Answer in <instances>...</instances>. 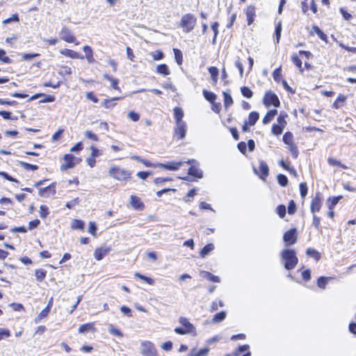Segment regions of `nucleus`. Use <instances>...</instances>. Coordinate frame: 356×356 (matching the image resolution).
<instances>
[{"label": "nucleus", "mask_w": 356, "mask_h": 356, "mask_svg": "<svg viewBox=\"0 0 356 356\" xmlns=\"http://www.w3.org/2000/svg\"><path fill=\"white\" fill-rule=\"evenodd\" d=\"M209 72L211 74L213 82L216 83L217 82L218 76L219 73L218 69L216 67H210L209 68Z\"/></svg>", "instance_id": "nucleus-33"}, {"label": "nucleus", "mask_w": 356, "mask_h": 356, "mask_svg": "<svg viewBox=\"0 0 356 356\" xmlns=\"http://www.w3.org/2000/svg\"><path fill=\"white\" fill-rule=\"evenodd\" d=\"M79 333L85 334L88 332H95V327L94 323H89L86 324H82L79 327Z\"/></svg>", "instance_id": "nucleus-16"}, {"label": "nucleus", "mask_w": 356, "mask_h": 356, "mask_svg": "<svg viewBox=\"0 0 356 356\" xmlns=\"http://www.w3.org/2000/svg\"><path fill=\"white\" fill-rule=\"evenodd\" d=\"M49 312H50V307H49V305H47L38 315V316L35 318V323L40 322L42 318H44L46 316H47V315L49 313Z\"/></svg>", "instance_id": "nucleus-28"}, {"label": "nucleus", "mask_w": 356, "mask_h": 356, "mask_svg": "<svg viewBox=\"0 0 356 356\" xmlns=\"http://www.w3.org/2000/svg\"><path fill=\"white\" fill-rule=\"evenodd\" d=\"M83 51L86 54V58L87 59L88 63H93L95 60L93 56V51L92 48L88 45H85L83 47Z\"/></svg>", "instance_id": "nucleus-17"}, {"label": "nucleus", "mask_w": 356, "mask_h": 356, "mask_svg": "<svg viewBox=\"0 0 356 356\" xmlns=\"http://www.w3.org/2000/svg\"><path fill=\"white\" fill-rule=\"evenodd\" d=\"M296 206L293 200H291L288 206V213L291 215L296 212Z\"/></svg>", "instance_id": "nucleus-61"}, {"label": "nucleus", "mask_w": 356, "mask_h": 356, "mask_svg": "<svg viewBox=\"0 0 356 356\" xmlns=\"http://www.w3.org/2000/svg\"><path fill=\"white\" fill-rule=\"evenodd\" d=\"M184 163V162L182 161H171L165 164V169L168 170H177L183 165Z\"/></svg>", "instance_id": "nucleus-22"}, {"label": "nucleus", "mask_w": 356, "mask_h": 356, "mask_svg": "<svg viewBox=\"0 0 356 356\" xmlns=\"http://www.w3.org/2000/svg\"><path fill=\"white\" fill-rule=\"evenodd\" d=\"M245 15L247 17L248 24L250 25L254 20V17L256 16L255 13V8L254 6H248L245 10Z\"/></svg>", "instance_id": "nucleus-13"}, {"label": "nucleus", "mask_w": 356, "mask_h": 356, "mask_svg": "<svg viewBox=\"0 0 356 356\" xmlns=\"http://www.w3.org/2000/svg\"><path fill=\"white\" fill-rule=\"evenodd\" d=\"M287 117L286 114H280L279 117L277 118V124L281 125L282 127H285L286 125V118Z\"/></svg>", "instance_id": "nucleus-46"}, {"label": "nucleus", "mask_w": 356, "mask_h": 356, "mask_svg": "<svg viewBox=\"0 0 356 356\" xmlns=\"http://www.w3.org/2000/svg\"><path fill=\"white\" fill-rule=\"evenodd\" d=\"M179 323L182 325L181 327H176L175 332L179 334H187L193 333L195 331V328L193 324H191L188 319L185 317H180L179 318Z\"/></svg>", "instance_id": "nucleus-4"}, {"label": "nucleus", "mask_w": 356, "mask_h": 356, "mask_svg": "<svg viewBox=\"0 0 356 356\" xmlns=\"http://www.w3.org/2000/svg\"><path fill=\"white\" fill-rule=\"evenodd\" d=\"M254 172L260 177L262 179H265L268 175V166L267 163L264 161H259V168H254Z\"/></svg>", "instance_id": "nucleus-10"}, {"label": "nucleus", "mask_w": 356, "mask_h": 356, "mask_svg": "<svg viewBox=\"0 0 356 356\" xmlns=\"http://www.w3.org/2000/svg\"><path fill=\"white\" fill-rule=\"evenodd\" d=\"M327 280L328 278L325 277H319L317 282L318 286L321 289H324L327 283Z\"/></svg>", "instance_id": "nucleus-54"}, {"label": "nucleus", "mask_w": 356, "mask_h": 356, "mask_svg": "<svg viewBox=\"0 0 356 356\" xmlns=\"http://www.w3.org/2000/svg\"><path fill=\"white\" fill-rule=\"evenodd\" d=\"M20 165L24 167L26 170H35L38 168V165L29 164L28 163L21 161Z\"/></svg>", "instance_id": "nucleus-56"}, {"label": "nucleus", "mask_w": 356, "mask_h": 356, "mask_svg": "<svg viewBox=\"0 0 356 356\" xmlns=\"http://www.w3.org/2000/svg\"><path fill=\"white\" fill-rule=\"evenodd\" d=\"M47 271L44 269H37L35 273V275L37 281L42 282L46 277Z\"/></svg>", "instance_id": "nucleus-35"}, {"label": "nucleus", "mask_w": 356, "mask_h": 356, "mask_svg": "<svg viewBox=\"0 0 356 356\" xmlns=\"http://www.w3.org/2000/svg\"><path fill=\"white\" fill-rule=\"evenodd\" d=\"M288 149L291 152L292 156L296 159L298 156V150L297 146L295 143H292L291 145H288Z\"/></svg>", "instance_id": "nucleus-48"}, {"label": "nucleus", "mask_w": 356, "mask_h": 356, "mask_svg": "<svg viewBox=\"0 0 356 356\" xmlns=\"http://www.w3.org/2000/svg\"><path fill=\"white\" fill-rule=\"evenodd\" d=\"M108 175L118 181H126L131 178V172L117 165H112L108 171Z\"/></svg>", "instance_id": "nucleus-2"}, {"label": "nucleus", "mask_w": 356, "mask_h": 356, "mask_svg": "<svg viewBox=\"0 0 356 356\" xmlns=\"http://www.w3.org/2000/svg\"><path fill=\"white\" fill-rule=\"evenodd\" d=\"M241 90L244 97L247 98H251L252 97V92L249 88L244 86L241 88Z\"/></svg>", "instance_id": "nucleus-51"}, {"label": "nucleus", "mask_w": 356, "mask_h": 356, "mask_svg": "<svg viewBox=\"0 0 356 356\" xmlns=\"http://www.w3.org/2000/svg\"><path fill=\"white\" fill-rule=\"evenodd\" d=\"M104 79L110 81L111 86L115 90H119V87L118 86L119 80L114 77L110 76L107 74L104 75Z\"/></svg>", "instance_id": "nucleus-25"}, {"label": "nucleus", "mask_w": 356, "mask_h": 356, "mask_svg": "<svg viewBox=\"0 0 356 356\" xmlns=\"http://www.w3.org/2000/svg\"><path fill=\"white\" fill-rule=\"evenodd\" d=\"M156 72L165 76L170 74V70L166 65L161 64L157 66Z\"/></svg>", "instance_id": "nucleus-29"}, {"label": "nucleus", "mask_w": 356, "mask_h": 356, "mask_svg": "<svg viewBox=\"0 0 356 356\" xmlns=\"http://www.w3.org/2000/svg\"><path fill=\"white\" fill-rule=\"evenodd\" d=\"M296 229L293 228L288 230L284 234L283 240L286 243V245H291L296 243Z\"/></svg>", "instance_id": "nucleus-8"}, {"label": "nucleus", "mask_w": 356, "mask_h": 356, "mask_svg": "<svg viewBox=\"0 0 356 356\" xmlns=\"http://www.w3.org/2000/svg\"><path fill=\"white\" fill-rule=\"evenodd\" d=\"M195 195H196L195 190L191 189L188 191V194L186 195V196L184 198V200L186 202H191V200L195 197Z\"/></svg>", "instance_id": "nucleus-63"}, {"label": "nucleus", "mask_w": 356, "mask_h": 356, "mask_svg": "<svg viewBox=\"0 0 356 356\" xmlns=\"http://www.w3.org/2000/svg\"><path fill=\"white\" fill-rule=\"evenodd\" d=\"M152 58L155 60H161L163 58V54L161 51H156L151 54Z\"/></svg>", "instance_id": "nucleus-64"}, {"label": "nucleus", "mask_w": 356, "mask_h": 356, "mask_svg": "<svg viewBox=\"0 0 356 356\" xmlns=\"http://www.w3.org/2000/svg\"><path fill=\"white\" fill-rule=\"evenodd\" d=\"M140 353L143 356H158L157 350L154 343L149 341L140 342Z\"/></svg>", "instance_id": "nucleus-5"}, {"label": "nucleus", "mask_w": 356, "mask_h": 356, "mask_svg": "<svg viewBox=\"0 0 356 356\" xmlns=\"http://www.w3.org/2000/svg\"><path fill=\"white\" fill-rule=\"evenodd\" d=\"M277 213L280 218H284L286 214V207L284 205L280 204L277 207Z\"/></svg>", "instance_id": "nucleus-53"}, {"label": "nucleus", "mask_w": 356, "mask_h": 356, "mask_svg": "<svg viewBox=\"0 0 356 356\" xmlns=\"http://www.w3.org/2000/svg\"><path fill=\"white\" fill-rule=\"evenodd\" d=\"M173 51H174L175 57L177 64L181 65L182 63V60H183L182 52L178 49H174Z\"/></svg>", "instance_id": "nucleus-44"}, {"label": "nucleus", "mask_w": 356, "mask_h": 356, "mask_svg": "<svg viewBox=\"0 0 356 356\" xmlns=\"http://www.w3.org/2000/svg\"><path fill=\"white\" fill-rule=\"evenodd\" d=\"M134 276L136 277H138V278L145 281V282L148 283L149 284L152 285L154 283V280L152 278L147 277V276H145L143 275H141L139 273H136L134 274Z\"/></svg>", "instance_id": "nucleus-40"}, {"label": "nucleus", "mask_w": 356, "mask_h": 356, "mask_svg": "<svg viewBox=\"0 0 356 356\" xmlns=\"http://www.w3.org/2000/svg\"><path fill=\"white\" fill-rule=\"evenodd\" d=\"M60 53L65 56H67L69 58H74V59H77V58L83 59L84 58L83 56H80V54L79 53H77L76 51H74L70 50V49H60Z\"/></svg>", "instance_id": "nucleus-14"}, {"label": "nucleus", "mask_w": 356, "mask_h": 356, "mask_svg": "<svg viewBox=\"0 0 356 356\" xmlns=\"http://www.w3.org/2000/svg\"><path fill=\"white\" fill-rule=\"evenodd\" d=\"M209 350L210 349L209 347H205L200 350L196 348H193L191 350L188 356H207L209 354Z\"/></svg>", "instance_id": "nucleus-19"}, {"label": "nucleus", "mask_w": 356, "mask_h": 356, "mask_svg": "<svg viewBox=\"0 0 356 356\" xmlns=\"http://www.w3.org/2000/svg\"><path fill=\"white\" fill-rule=\"evenodd\" d=\"M203 95L204 98L211 103H213L216 99V95L212 92L203 90Z\"/></svg>", "instance_id": "nucleus-34"}, {"label": "nucleus", "mask_w": 356, "mask_h": 356, "mask_svg": "<svg viewBox=\"0 0 356 356\" xmlns=\"http://www.w3.org/2000/svg\"><path fill=\"white\" fill-rule=\"evenodd\" d=\"M311 33L314 34L316 33L318 35V37L323 40H326L327 35L317 26H313L312 30L311 31Z\"/></svg>", "instance_id": "nucleus-31"}, {"label": "nucleus", "mask_w": 356, "mask_h": 356, "mask_svg": "<svg viewBox=\"0 0 356 356\" xmlns=\"http://www.w3.org/2000/svg\"><path fill=\"white\" fill-rule=\"evenodd\" d=\"M128 118L133 122H137L140 119V115L134 111L128 113Z\"/></svg>", "instance_id": "nucleus-57"}, {"label": "nucleus", "mask_w": 356, "mask_h": 356, "mask_svg": "<svg viewBox=\"0 0 356 356\" xmlns=\"http://www.w3.org/2000/svg\"><path fill=\"white\" fill-rule=\"evenodd\" d=\"M224 306V303L222 300H218V302H213L211 306V310L212 312L216 311L218 309V307H222Z\"/></svg>", "instance_id": "nucleus-62"}, {"label": "nucleus", "mask_w": 356, "mask_h": 356, "mask_svg": "<svg viewBox=\"0 0 356 356\" xmlns=\"http://www.w3.org/2000/svg\"><path fill=\"white\" fill-rule=\"evenodd\" d=\"M301 197L304 199L307 194V186L306 183H301L299 186Z\"/></svg>", "instance_id": "nucleus-50"}, {"label": "nucleus", "mask_w": 356, "mask_h": 356, "mask_svg": "<svg viewBox=\"0 0 356 356\" xmlns=\"http://www.w3.org/2000/svg\"><path fill=\"white\" fill-rule=\"evenodd\" d=\"M39 54H24L22 56V58L24 60H31L38 56H39Z\"/></svg>", "instance_id": "nucleus-60"}, {"label": "nucleus", "mask_w": 356, "mask_h": 356, "mask_svg": "<svg viewBox=\"0 0 356 356\" xmlns=\"http://www.w3.org/2000/svg\"><path fill=\"white\" fill-rule=\"evenodd\" d=\"M322 206V200L319 193H317L316 196L312 199L310 204V210L313 214L318 212Z\"/></svg>", "instance_id": "nucleus-12"}, {"label": "nucleus", "mask_w": 356, "mask_h": 356, "mask_svg": "<svg viewBox=\"0 0 356 356\" xmlns=\"http://www.w3.org/2000/svg\"><path fill=\"white\" fill-rule=\"evenodd\" d=\"M200 276L204 279H207L209 281L213 282H220V279L219 277L216 276L207 271H201L200 273Z\"/></svg>", "instance_id": "nucleus-20"}, {"label": "nucleus", "mask_w": 356, "mask_h": 356, "mask_svg": "<svg viewBox=\"0 0 356 356\" xmlns=\"http://www.w3.org/2000/svg\"><path fill=\"white\" fill-rule=\"evenodd\" d=\"M108 331L111 334H112L115 336H117L119 337H122L123 336L121 331L119 330L118 329L115 328L112 324H110L108 325Z\"/></svg>", "instance_id": "nucleus-43"}, {"label": "nucleus", "mask_w": 356, "mask_h": 356, "mask_svg": "<svg viewBox=\"0 0 356 356\" xmlns=\"http://www.w3.org/2000/svg\"><path fill=\"white\" fill-rule=\"evenodd\" d=\"M90 149L91 150L90 156H92V157H93L95 159L100 156L102 154V152L101 150L98 149L94 145H91L90 147Z\"/></svg>", "instance_id": "nucleus-42"}, {"label": "nucleus", "mask_w": 356, "mask_h": 356, "mask_svg": "<svg viewBox=\"0 0 356 356\" xmlns=\"http://www.w3.org/2000/svg\"><path fill=\"white\" fill-rule=\"evenodd\" d=\"M130 204L134 209L137 210H143L144 208V204L141 202L140 199L135 195L131 196Z\"/></svg>", "instance_id": "nucleus-15"}, {"label": "nucleus", "mask_w": 356, "mask_h": 356, "mask_svg": "<svg viewBox=\"0 0 356 356\" xmlns=\"http://www.w3.org/2000/svg\"><path fill=\"white\" fill-rule=\"evenodd\" d=\"M186 123L176 124L174 136L178 140H183L186 136Z\"/></svg>", "instance_id": "nucleus-11"}, {"label": "nucleus", "mask_w": 356, "mask_h": 356, "mask_svg": "<svg viewBox=\"0 0 356 356\" xmlns=\"http://www.w3.org/2000/svg\"><path fill=\"white\" fill-rule=\"evenodd\" d=\"M259 117V115L257 112H255V111L251 112L248 116V120L246 122H247V123H248V124L250 126H253L255 124V123L258 120Z\"/></svg>", "instance_id": "nucleus-27"}, {"label": "nucleus", "mask_w": 356, "mask_h": 356, "mask_svg": "<svg viewBox=\"0 0 356 356\" xmlns=\"http://www.w3.org/2000/svg\"><path fill=\"white\" fill-rule=\"evenodd\" d=\"M277 181L282 186H286L288 184V179L284 175H279L277 176Z\"/></svg>", "instance_id": "nucleus-52"}, {"label": "nucleus", "mask_w": 356, "mask_h": 356, "mask_svg": "<svg viewBox=\"0 0 356 356\" xmlns=\"http://www.w3.org/2000/svg\"><path fill=\"white\" fill-rule=\"evenodd\" d=\"M226 317V312H220L219 313L216 314L213 316V318L212 319V323H217L222 321Z\"/></svg>", "instance_id": "nucleus-32"}, {"label": "nucleus", "mask_w": 356, "mask_h": 356, "mask_svg": "<svg viewBox=\"0 0 356 356\" xmlns=\"http://www.w3.org/2000/svg\"><path fill=\"white\" fill-rule=\"evenodd\" d=\"M63 159L65 161V163L63 164L60 167L62 170H66L67 169L72 168L81 161V159L76 158L70 154H65Z\"/></svg>", "instance_id": "nucleus-6"}, {"label": "nucleus", "mask_w": 356, "mask_h": 356, "mask_svg": "<svg viewBox=\"0 0 356 356\" xmlns=\"http://www.w3.org/2000/svg\"><path fill=\"white\" fill-rule=\"evenodd\" d=\"M223 95H224L225 106L228 107L230 105H232L233 103V99H232V96L229 93L225 92H223Z\"/></svg>", "instance_id": "nucleus-47"}, {"label": "nucleus", "mask_w": 356, "mask_h": 356, "mask_svg": "<svg viewBox=\"0 0 356 356\" xmlns=\"http://www.w3.org/2000/svg\"><path fill=\"white\" fill-rule=\"evenodd\" d=\"M264 103L266 106H274L278 107L280 106V100L276 95L269 92H266L264 97Z\"/></svg>", "instance_id": "nucleus-9"}, {"label": "nucleus", "mask_w": 356, "mask_h": 356, "mask_svg": "<svg viewBox=\"0 0 356 356\" xmlns=\"http://www.w3.org/2000/svg\"><path fill=\"white\" fill-rule=\"evenodd\" d=\"M10 336V330L6 328H0V341Z\"/></svg>", "instance_id": "nucleus-55"}, {"label": "nucleus", "mask_w": 356, "mask_h": 356, "mask_svg": "<svg viewBox=\"0 0 356 356\" xmlns=\"http://www.w3.org/2000/svg\"><path fill=\"white\" fill-rule=\"evenodd\" d=\"M196 17L191 13L184 15L179 22V26H181L184 31L186 33L191 32L196 24Z\"/></svg>", "instance_id": "nucleus-3"}, {"label": "nucleus", "mask_w": 356, "mask_h": 356, "mask_svg": "<svg viewBox=\"0 0 356 356\" xmlns=\"http://www.w3.org/2000/svg\"><path fill=\"white\" fill-rule=\"evenodd\" d=\"M277 110L276 109H273V110H270L267 113L266 115H265V117L263 119V123L264 124H268L273 119V118L277 115Z\"/></svg>", "instance_id": "nucleus-23"}, {"label": "nucleus", "mask_w": 356, "mask_h": 356, "mask_svg": "<svg viewBox=\"0 0 356 356\" xmlns=\"http://www.w3.org/2000/svg\"><path fill=\"white\" fill-rule=\"evenodd\" d=\"M291 60H292V62L293 63V64L297 67H298L299 70L300 72H303V68L302 67V61L300 60V58H299V57L298 56V55L296 54H293L292 56H291Z\"/></svg>", "instance_id": "nucleus-30"}, {"label": "nucleus", "mask_w": 356, "mask_h": 356, "mask_svg": "<svg viewBox=\"0 0 356 356\" xmlns=\"http://www.w3.org/2000/svg\"><path fill=\"white\" fill-rule=\"evenodd\" d=\"M174 116H175V118L176 124L186 123L183 120L184 111L180 107H175L174 108Z\"/></svg>", "instance_id": "nucleus-18"}, {"label": "nucleus", "mask_w": 356, "mask_h": 356, "mask_svg": "<svg viewBox=\"0 0 356 356\" xmlns=\"http://www.w3.org/2000/svg\"><path fill=\"white\" fill-rule=\"evenodd\" d=\"M214 249L213 243L206 245L200 251V254L202 257H205Z\"/></svg>", "instance_id": "nucleus-26"}, {"label": "nucleus", "mask_w": 356, "mask_h": 356, "mask_svg": "<svg viewBox=\"0 0 356 356\" xmlns=\"http://www.w3.org/2000/svg\"><path fill=\"white\" fill-rule=\"evenodd\" d=\"M284 129V127H282L281 125L274 124L272 127L271 132L275 136H280L282 133Z\"/></svg>", "instance_id": "nucleus-37"}, {"label": "nucleus", "mask_w": 356, "mask_h": 356, "mask_svg": "<svg viewBox=\"0 0 356 356\" xmlns=\"http://www.w3.org/2000/svg\"><path fill=\"white\" fill-rule=\"evenodd\" d=\"M307 254L313 257L316 261H318L321 258L320 254L314 249L309 248L306 252Z\"/></svg>", "instance_id": "nucleus-38"}, {"label": "nucleus", "mask_w": 356, "mask_h": 356, "mask_svg": "<svg viewBox=\"0 0 356 356\" xmlns=\"http://www.w3.org/2000/svg\"><path fill=\"white\" fill-rule=\"evenodd\" d=\"M85 137L88 138V140H93V141H98L99 138L98 136L93 133L92 131L87 130L84 133Z\"/></svg>", "instance_id": "nucleus-41"}, {"label": "nucleus", "mask_w": 356, "mask_h": 356, "mask_svg": "<svg viewBox=\"0 0 356 356\" xmlns=\"http://www.w3.org/2000/svg\"><path fill=\"white\" fill-rule=\"evenodd\" d=\"M281 32H282V23L281 22H279L275 27V35H276V42L278 43L280 40L281 37Z\"/></svg>", "instance_id": "nucleus-49"}, {"label": "nucleus", "mask_w": 356, "mask_h": 356, "mask_svg": "<svg viewBox=\"0 0 356 356\" xmlns=\"http://www.w3.org/2000/svg\"><path fill=\"white\" fill-rule=\"evenodd\" d=\"M40 216L42 218H45L49 215V209L48 207L46 205H41L40 207Z\"/></svg>", "instance_id": "nucleus-45"}, {"label": "nucleus", "mask_w": 356, "mask_h": 356, "mask_svg": "<svg viewBox=\"0 0 356 356\" xmlns=\"http://www.w3.org/2000/svg\"><path fill=\"white\" fill-rule=\"evenodd\" d=\"M188 174L197 178L202 177V171L195 165H192L189 168Z\"/></svg>", "instance_id": "nucleus-24"}, {"label": "nucleus", "mask_w": 356, "mask_h": 356, "mask_svg": "<svg viewBox=\"0 0 356 356\" xmlns=\"http://www.w3.org/2000/svg\"><path fill=\"white\" fill-rule=\"evenodd\" d=\"M108 250L106 248H97L95 250L94 257L97 261H100L108 253Z\"/></svg>", "instance_id": "nucleus-21"}, {"label": "nucleus", "mask_w": 356, "mask_h": 356, "mask_svg": "<svg viewBox=\"0 0 356 356\" xmlns=\"http://www.w3.org/2000/svg\"><path fill=\"white\" fill-rule=\"evenodd\" d=\"M273 79L275 81H278L280 80L282 74H281V67L275 69L273 73Z\"/></svg>", "instance_id": "nucleus-59"}, {"label": "nucleus", "mask_w": 356, "mask_h": 356, "mask_svg": "<svg viewBox=\"0 0 356 356\" xmlns=\"http://www.w3.org/2000/svg\"><path fill=\"white\" fill-rule=\"evenodd\" d=\"M341 199V197H333L329 198L327 201V206L329 208V210L333 209V208L335 207V205L338 203L339 200Z\"/></svg>", "instance_id": "nucleus-39"}, {"label": "nucleus", "mask_w": 356, "mask_h": 356, "mask_svg": "<svg viewBox=\"0 0 356 356\" xmlns=\"http://www.w3.org/2000/svg\"><path fill=\"white\" fill-rule=\"evenodd\" d=\"M283 142L287 145L294 143L293 134L289 131L286 132L283 136Z\"/></svg>", "instance_id": "nucleus-36"}, {"label": "nucleus", "mask_w": 356, "mask_h": 356, "mask_svg": "<svg viewBox=\"0 0 356 356\" xmlns=\"http://www.w3.org/2000/svg\"><path fill=\"white\" fill-rule=\"evenodd\" d=\"M0 60L4 63H10V58L6 56V51L1 49H0Z\"/></svg>", "instance_id": "nucleus-58"}, {"label": "nucleus", "mask_w": 356, "mask_h": 356, "mask_svg": "<svg viewBox=\"0 0 356 356\" xmlns=\"http://www.w3.org/2000/svg\"><path fill=\"white\" fill-rule=\"evenodd\" d=\"M60 38L61 40L69 42V43H75L76 44H79V43L76 42V38L73 35L72 32L67 29L66 27H63L59 33Z\"/></svg>", "instance_id": "nucleus-7"}, {"label": "nucleus", "mask_w": 356, "mask_h": 356, "mask_svg": "<svg viewBox=\"0 0 356 356\" xmlns=\"http://www.w3.org/2000/svg\"><path fill=\"white\" fill-rule=\"evenodd\" d=\"M281 259L286 270L293 269L298 262L296 251L291 249H284L282 251Z\"/></svg>", "instance_id": "nucleus-1"}]
</instances>
